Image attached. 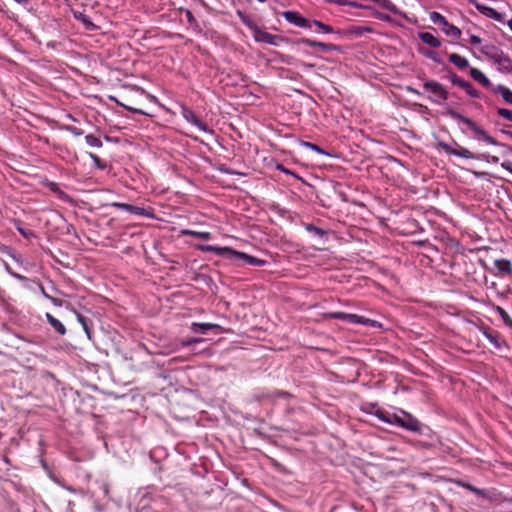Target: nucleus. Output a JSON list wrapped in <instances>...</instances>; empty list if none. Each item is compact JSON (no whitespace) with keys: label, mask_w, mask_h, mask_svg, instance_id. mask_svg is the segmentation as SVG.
<instances>
[{"label":"nucleus","mask_w":512,"mask_h":512,"mask_svg":"<svg viewBox=\"0 0 512 512\" xmlns=\"http://www.w3.org/2000/svg\"><path fill=\"white\" fill-rule=\"evenodd\" d=\"M198 249L203 252H214L217 255L230 260L234 264L244 263L251 266H262L265 261L250 256L243 252H238L229 247H215L211 245H198Z\"/></svg>","instance_id":"f257e3e1"},{"label":"nucleus","mask_w":512,"mask_h":512,"mask_svg":"<svg viewBox=\"0 0 512 512\" xmlns=\"http://www.w3.org/2000/svg\"><path fill=\"white\" fill-rule=\"evenodd\" d=\"M448 115L453 119L458 120L464 124H466L477 136L481 137L484 141L492 145H498L499 143L491 137L486 131L480 128L473 120L467 118L460 114L459 112L449 109L447 111Z\"/></svg>","instance_id":"f03ea898"},{"label":"nucleus","mask_w":512,"mask_h":512,"mask_svg":"<svg viewBox=\"0 0 512 512\" xmlns=\"http://www.w3.org/2000/svg\"><path fill=\"white\" fill-rule=\"evenodd\" d=\"M477 328L496 349H501L505 345V340L498 331L483 323L477 325Z\"/></svg>","instance_id":"7ed1b4c3"},{"label":"nucleus","mask_w":512,"mask_h":512,"mask_svg":"<svg viewBox=\"0 0 512 512\" xmlns=\"http://www.w3.org/2000/svg\"><path fill=\"white\" fill-rule=\"evenodd\" d=\"M373 408L375 409V411L373 413L378 419H380L381 421H383L385 423H389V424L401 427L402 422H403V415L400 416L395 413H389V412H387L379 407H376V406H373Z\"/></svg>","instance_id":"20e7f679"},{"label":"nucleus","mask_w":512,"mask_h":512,"mask_svg":"<svg viewBox=\"0 0 512 512\" xmlns=\"http://www.w3.org/2000/svg\"><path fill=\"white\" fill-rule=\"evenodd\" d=\"M456 148H453L448 143L440 141L438 143V147H440L444 152L448 154H453L458 157L466 158V159H473L475 156L472 152H470L468 149L459 146L458 144H455Z\"/></svg>","instance_id":"39448f33"},{"label":"nucleus","mask_w":512,"mask_h":512,"mask_svg":"<svg viewBox=\"0 0 512 512\" xmlns=\"http://www.w3.org/2000/svg\"><path fill=\"white\" fill-rule=\"evenodd\" d=\"M423 87L427 92H430L435 97H437L438 102L445 101L448 97V94L444 87L436 81H427L423 84Z\"/></svg>","instance_id":"423d86ee"},{"label":"nucleus","mask_w":512,"mask_h":512,"mask_svg":"<svg viewBox=\"0 0 512 512\" xmlns=\"http://www.w3.org/2000/svg\"><path fill=\"white\" fill-rule=\"evenodd\" d=\"M400 412L403 415L402 428L412 432H421V423L416 417L404 410H400Z\"/></svg>","instance_id":"0eeeda50"},{"label":"nucleus","mask_w":512,"mask_h":512,"mask_svg":"<svg viewBox=\"0 0 512 512\" xmlns=\"http://www.w3.org/2000/svg\"><path fill=\"white\" fill-rule=\"evenodd\" d=\"M282 16L285 18L286 21L289 23H292L299 27H311L310 22L302 17L299 13L294 11H284L282 13Z\"/></svg>","instance_id":"6e6552de"},{"label":"nucleus","mask_w":512,"mask_h":512,"mask_svg":"<svg viewBox=\"0 0 512 512\" xmlns=\"http://www.w3.org/2000/svg\"><path fill=\"white\" fill-rule=\"evenodd\" d=\"M451 82L454 85H457V86L461 87L462 89H464L467 92V94L470 95L471 97H473V98L480 97V93L472 86V84L470 82H467V81L461 79L457 75L453 74L451 76Z\"/></svg>","instance_id":"1a4fd4ad"},{"label":"nucleus","mask_w":512,"mask_h":512,"mask_svg":"<svg viewBox=\"0 0 512 512\" xmlns=\"http://www.w3.org/2000/svg\"><path fill=\"white\" fill-rule=\"evenodd\" d=\"M182 115L183 117L188 121V122H191L192 124H194L195 126H197L200 130H202L203 132H209V133H212V131L210 129H208L207 125L204 124L203 122H201L199 120V118L194 114L193 111H191L190 109L188 108H183V111H182Z\"/></svg>","instance_id":"9d476101"},{"label":"nucleus","mask_w":512,"mask_h":512,"mask_svg":"<svg viewBox=\"0 0 512 512\" xmlns=\"http://www.w3.org/2000/svg\"><path fill=\"white\" fill-rule=\"evenodd\" d=\"M253 31H254V38L257 41L268 43V44H276V42H275L276 36L260 30L257 26L253 29Z\"/></svg>","instance_id":"9b49d317"},{"label":"nucleus","mask_w":512,"mask_h":512,"mask_svg":"<svg viewBox=\"0 0 512 512\" xmlns=\"http://www.w3.org/2000/svg\"><path fill=\"white\" fill-rule=\"evenodd\" d=\"M111 206L125 209L129 213L136 214V215H148V213L146 212V210L144 208L134 206L131 204L114 202L111 204Z\"/></svg>","instance_id":"f8f14e48"},{"label":"nucleus","mask_w":512,"mask_h":512,"mask_svg":"<svg viewBox=\"0 0 512 512\" xmlns=\"http://www.w3.org/2000/svg\"><path fill=\"white\" fill-rule=\"evenodd\" d=\"M496 64L498 65V69L501 72L510 73L512 71V60L505 53L499 57Z\"/></svg>","instance_id":"ddd939ff"},{"label":"nucleus","mask_w":512,"mask_h":512,"mask_svg":"<svg viewBox=\"0 0 512 512\" xmlns=\"http://www.w3.org/2000/svg\"><path fill=\"white\" fill-rule=\"evenodd\" d=\"M476 8L479 12H481L483 15L489 18L501 20V14L491 7L482 4H476Z\"/></svg>","instance_id":"4468645a"},{"label":"nucleus","mask_w":512,"mask_h":512,"mask_svg":"<svg viewBox=\"0 0 512 512\" xmlns=\"http://www.w3.org/2000/svg\"><path fill=\"white\" fill-rule=\"evenodd\" d=\"M419 38L421 39V41L423 43H425L433 48H438L441 45L440 40L428 32L420 33Z\"/></svg>","instance_id":"2eb2a0df"},{"label":"nucleus","mask_w":512,"mask_h":512,"mask_svg":"<svg viewBox=\"0 0 512 512\" xmlns=\"http://www.w3.org/2000/svg\"><path fill=\"white\" fill-rule=\"evenodd\" d=\"M470 76L484 87L491 86V82L489 81V79L477 68L470 69Z\"/></svg>","instance_id":"dca6fc26"},{"label":"nucleus","mask_w":512,"mask_h":512,"mask_svg":"<svg viewBox=\"0 0 512 512\" xmlns=\"http://www.w3.org/2000/svg\"><path fill=\"white\" fill-rule=\"evenodd\" d=\"M46 319L48 323L55 329L57 333L60 335H64L66 333V328L64 324L52 316L50 313H46Z\"/></svg>","instance_id":"f3484780"},{"label":"nucleus","mask_w":512,"mask_h":512,"mask_svg":"<svg viewBox=\"0 0 512 512\" xmlns=\"http://www.w3.org/2000/svg\"><path fill=\"white\" fill-rule=\"evenodd\" d=\"M220 326L218 324H213V323H197V322H193L191 324V330L194 332V333H205L206 331L208 330H212V329H215V328H219Z\"/></svg>","instance_id":"a211bd4d"},{"label":"nucleus","mask_w":512,"mask_h":512,"mask_svg":"<svg viewBox=\"0 0 512 512\" xmlns=\"http://www.w3.org/2000/svg\"><path fill=\"white\" fill-rule=\"evenodd\" d=\"M301 43H304L308 46H311V47H317V48H320L324 51H331V50H334L336 47L332 44H326V43H323V42H318V41H314V40H310V39H306V38H303L300 40Z\"/></svg>","instance_id":"6ab92c4d"},{"label":"nucleus","mask_w":512,"mask_h":512,"mask_svg":"<svg viewBox=\"0 0 512 512\" xmlns=\"http://www.w3.org/2000/svg\"><path fill=\"white\" fill-rule=\"evenodd\" d=\"M495 266L498 269V271L503 274H511L512 273V264L509 260H506V259L495 260Z\"/></svg>","instance_id":"aec40b11"},{"label":"nucleus","mask_w":512,"mask_h":512,"mask_svg":"<svg viewBox=\"0 0 512 512\" xmlns=\"http://www.w3.org/2000/svg\"><path fill=\"white\" fill-rule=\"evenodd\" d=\"M442 30L446 35L455 39H458L461 36V30L458 27L448 23V21L446 22V25L442 26Z\"/></svg>","instance_id":"412c9836"},{"label":"nucleus","mask_w":512,"mask_h":512,"mask_svg":"<svg viewBox=\"0 0 512 512\" xmlns=\"http://www.w3.org/2000/svg\"><path fill=\"white\" fill-rule=\"evenodd\" d=\"M449 61L460 69H465L469 65L467 59L455 53L449 56Z\"/></svg>","instance_id":"4be33fe9"},{"label":"nucleus","mask_w":512,"mask_h":512,"mask_svg":"<svg viewBox=\"0 0 512 512\" xmlns=\"http://www.w3.org/2000/svg\"><path fill=\"white\" fill-rule=\"evenodd\" d=\"M495 91L502 96L505 102H507L508 104H512V91L510 89L503 85H499L497 86Z\"/></svg>","instance_id":"5701e85b"},{"label":"nucleus","mask_w":512,"mask_h":512,"mask_svg":"<svg viewBox=\"0 0 512 512\" xmlns=\"http://www.w3.org/2000/svg\"><path fill=\"white\" fill-rule=\"evenodd\" d=\"M494 308L497 311V313L500 315V317L503 320V322L505 323V325L512 328V319L509 316V314L506 312V310L500 306H495Z\"/></svg>","instance_id":"b1692460"},{"label":"nucleus","mask_w":512,"mask_h":512,"mask_svg":"<svg viewBox=\"0 0 512 512\" xmlns=\"http://www.w3.org/2000/svg\"><path fill=\"white\" fill-rule=\"evenodd\" d=\"M76 317H77L78 322L83 327V330L85 331L87 337L89 339H91V329H90V326H89V323H88V320L86 319V317H84L80 313H76Z\"/></svg>","instance_id":"393cba45"},{"label":"nucleus","mask_w":512,"mask_h":512,"mask_svg":"<svg viewBox=\"0 0 512 512\" xmlns=\"http://www.w3.org/2000/svg\"><path fill=\"white\" fill-rule=\"evenodd\" d=\"M182 234L201 238V239H209L211 237V234L209 232H198V231H193V230H188V229L182 230Z\"/></svg>","instance_id":"a878e982"},{"label":"nucleus","mask_w":512,"mask_h":512,"mask_svg":"<svg viewBox=\"0 0 512 512\" xmlns=\"http://www.w3.org/2000/svg\"><path fill=\"white\" fill-rule=\"evenodd\" d=\"M15 225H16V229L18 230V232L26 239L30 240L32 238L35 237V234L33 231L31 230H28V229H24L20 222L19 221H15Z\"/></svg>","instance_id":"bb28decb"},{"label":"nucleus","mask_w":512,"mask_h":512,"mask_svg":"<svg viewBox=\"0 0 512 512\" xmlns=\"http://www.w3.org/2000/svg\"><path fill=\"white\" fill-rule=\"evenodd\" d=\"M430 20L434 23V24H438V25H446V22L447 20L445 19L444 16H442L440 13L438 12H431L430 13Z\"/></svg>","instance_id":"cd10ccee"},{"label":"nucleus","mask_w":512,"mask_h":512,"mask_svg":"<svg viewBox=\"0 0 512 512\" xmlns=\"http://www.w3.org/2000/svg\"><path fill=\"white\" fill-rule=\"evenodd\" d=\"M86 143L91 147L101 148L102 142L99 138L95 137L92 134H89L85 137Z\"/></svg>","instance_id":"c85d7f7f"},{"label":"nucleus","mask_w":512,"mask_h":512,"mask_svg":"<svg viewBox=\"0 0 512 512\" xmlns=\"http://www.w3.org/2000/svg\"><path fill=\"white\" fill-rule=\"evenodd\" d=\"M237 15L241 19V21L245 25H247L250 29L253 30L256 27L254 22L247 15H245L243 12H241L240 10L237 11Z\"/></svg>","instance_id":"c756f323"},{"label":"nucleus","mask_w":512,"mask_h":512,"mask_svg":"<svg viewBox=\"0 0 512 512\" xmlns=\"http://www.w3.org/2000/svg\"><path fill=\"white\" fill-rule=\"evenodd\" d=\"M499 50L498 47L492 44H486L481 48V52L486 56L490 57L492 54Z\"/></svg>","instance_id":"7c9ffc66"},{"label":"nucleus","mask_w":512,"mask_h":512,"mask_svg":"<svg viewBox=\"0 0 512 512\" xmlns=\"http://www.w3.org/2000/svg\"><path fill=\"white\" fill-rule=\"evenodd\" d=\"M42 294H43L44 297L49 299L55 306H60L61 307V306H64V305L68 304V302L65 301V300H62V299H59V298L52 297V296L48 295L46 293V290H42Z\"/></svg>","instance_id":"2f4dec72"},{"label":"nucleus","mask_w":512,"mask_h":512,"mask_svg":"<svg viewBox=\"0 0 512 512\" xmlns=\"http://www.w3.org/2000/svg\"><path fill=\"white\" fill-rule=\"evenodd\" d=\"M310 24L315 25L318 29H320L324 33H332L333 32V28L331 26L326 25L318 20H313L312 22H310Z\"/></svg>","instance_id":"473e14b6"},{"label":"nucleus","mask_w":512,"mask_h":512,"mask_svg":"<svg viewBox=\"0 0 512 512\" xmlns=\"http://www.w3.org/2000/svg\"><path fill=\"white\" fill-rule=\"evenodd\" d=\"M461 486L466 488V489H468L469 491L477 494V495H480V496H485L486 495L484 490L479 489V488H477V487H475V486H473V485H471L469 483H462Z\"/></svg>","instance_id":"72a5a7b5"},{"label":"nucleus","mask_w":512,"mask_h":512,"mask_svg":"<svg viewBox=\"0 0 512 512\" xmlns=\"http://www.w3.org/2000/svg\"><path fill=\"white\" fill-rule=\"evenodd\" d=\"M374 2L389 11H394L395 9V6L390 0H374Z\"/></svg>","instance_id":"f704fd0d"},{"label":"nucleus","mask_w":512,"mask_h":512,"mask_svg":"<svg viewBox=\"0 0 512 512\" xmlns=\"http://www.w3.org/2000/svg\"><path fill=\"white\" fill-rule=\"evenodd\" d=\"M497 113H498L501 117H503V118H505V119H507V120H509V121H511V122H512V110L505 109V108H499V109L497 110Z\"/></svg>","instance_id":"c9c22d12"},{"label":"nucleus","mask_w":512,"mask_h":512,"mask_svg":"<svg viewBox=\"0 0 512 512\" xmlns=\"http://www.w3.org/2000/svg\"><path fill=\"white\" fill-rule=\"evenodd\" d=\"M303 146L307 147V148H310L314 151H316L317 153L319 154H327L323 149H321L318 145L316 144H313V143H310V142H302L301 143Z\"/></svg>","instance_id":"e433bc0d"},{"label":"nucleus","mask_w":512,"mask_h":512,"mask_svg":"<svg viewBox=\"0 0 512 512\" xmlns=\"http://www.w3.org/2000/svg\"><path fill=\"white\" fill-rule=\"evenodd\" d=\"M306 229H307L308 231H311V232L315 233V234H316V235H318V236H321V237L325 235V231H324V230H322V229H320V228H318V227H315V226H314V225H312V224L307 225V226H306Z\"/></svg>","instance_id":"4c0bfd02"},{"label":"nucleus","mask_w":512,"mask_h":512,"mask_svg":"<svg viewBox=\"0 0 512 512\" xmlns=\"http://www.w3.org/2000/svg\"><path fill=\"white\" fill-rule=\"evenodd\" d=\"M347 315L348 313L344 312H334L330 314L331 318L343 321H347Z\"/></svg>","instance_id":"58836bf2"},{"label":"nucleus","mask_w":512,"mask_h":512,"mask_svg":"<svg viewBox=\"0 0 512 512\" xmlns=\"http://www.w3.org/2000/svg\"><path fill=\"white\" fill-rule=\"evenodd\" d=\"M358 321H360V316L356 314H348L347 315V322L352 324H358Z\"/></svg>","instance_id":"ea45409f"},{"label":"nucleus","mask_w":512,"mask_h":512,"mask_svg":"<svg viewBox=\"0 0 512 512\" xmlns=\"http://www.w3.org/2000/svg\"><path fill=\"white\" fill-rule=\"evenodd\" d=\"M327 2L329 3H336V4H339V5H345V4H349L351 6H357L356 3L354 2H348L347 0H326Z\"/></svg>","instance_id":"a19ab883"},{"label":"nucleus","mask_w":512,"mask_h":512,"mask_svg":"<svg viewBox=\"0 0 512 512\" xmlns=\"http://www.w3.org/2000/svg\"><path fill=\"white\" fill-rule=\"evenodd\" d=\"M66 129H67L70 133H72V134H74V135H76V136H80V135H82V134H83L82 130H80V129H78V128L74 127V126H68Z\"/></svg>","instance_id":"79ce46f5"},{"label":"nucleus","mask_w":512,"mask_h":512,"mask_svg":"<svg viewBox=\"0 0 512 512\" xmlns=\"http://www.w3.org/2000/svg\"><path fill=\"white\" fill-rule=\"evenodd\" d=\"M504 52L502 50H498L497 52H495L494 54H492L490 57H488L489 59L493 60V62L496 64L498 62V59L499 57H501V55L503 54Z\"/></svg>","instance_id":"37998d69"},{"label":"nucleus","mask_w":512,"mask_h":512,"mask_svg":"<svg viewBox=\"0 0 512 512\" xmlns=\"http://www.w3.org/2000/svg\"><path fill=\"white\" fill-rule=\"evenodd\" d=\"M90 157L91 159L94 161V163L97 165V167L99 168H104V166L101 164V160L98 156H96L95 154H92L90 153Z\"/></svg>","instance_id":"c03bdc74"},{"label":"nucleus","mask_w":512,"mask_h":512,"mask_svg":"<svg viewBox=\"0 0 512 512\" xmlns=\"http://www.w3.org/2000/svg\"><path fill=\"white\" fill-rule=\"evenodd\" d=\"M120 105H122L123 107H125L127 110H130L134 113H138V114H145L144 111L140 110V109H136V108H133L131 106H128V105H125V104H122V103H119Z\"/></svg>","instance_id":"a18cd8bd"},{"label":"nucleus","mask_w":512,"mask_h":512,"mask_svg":"<svg viewBox=\"0 0 512 512\" xmlns=\"http://www.w3.org/2000/svg\"><path fill=\"white\" fill-rule=\"evenodd\" d=\"M469 41L471 44H480L481 43V38L477 35H471L470 38H469Z\"/></svg>","instance_id":"49530a36"},{"label":"nucleus","mask_w":512,"mask_h":512,"mask_svg":"<svg viewBox=\"0 0 512 512\" xmlns=\"http://www.w3.org/2000/svg\"><path fill=\"white\" fill-rule=\"evenodd\" d=\"M501 166L512 174V163L511 162H503L501 164Z\"/></svg>","instance_id":"de8ad7c7"},{"label":"nucleus","mask_w":512,"mask_h":512,"mask_svg":"<svg viewBox=\"0 0 512 512\" xmlns=\"http://www.w3.org/2000/svg\"><path fill=\"white\" fill-rule=\"evenodd\" d=\"M373 321L368 319V318H365L363 316H360V321H358V324H369V323H372Z\"/></svg>","instance_id":"09e8293b"},{"label":"nucleus","mask_w":512,"mask_h":512,"mask_svg":"<svg viewBox=\"0 0 512 512\" xmlns=\"http://www.w3.org/2000/svg\"><path fill=\"white\" fill-rule=\"evenodd\" d=\"M200 341H201V339L193 338V339L188 340L187 342H184V345H191L193 343H198Z\"/></svg>","instance_id":"8fccbe9b"},{"label":"nucleus","mask_w":512,"mask_h":512,"mask_svg":"<svg viewBox=\"0 0 512 512\" xmlns=\"http://www.w3.org/2000/svg\"><path fill=\"white\" fill-rule=\"evenodd\" d=\"M362 31H368V32H370V31H371V28H369V27H363V28H360V31H359V32L361 33Z\"/></svg>","instance_id":"3c124183"},{"label":"nucleus","mask_w":512,"mask_h":512,"mask_svg":"<svg viewBox=\"0 0 512 512\" xmlns=\"http://www.w3.org/2000/svg\"><path fill=\"white\" fill-rule=\"evenodd\" d=\"M467 1H468L469 3H471V4L475 5V6H476V4H479V3L477 2V0H467Z\"/></svg>","instance_id":"603ef678"},{"label":"nucleus","mask_w":512,"mask_h":512,"mask_svg":"<svg viewBox=\"0 0 512 512\" xmlns=\"http://www.w3.org/2000/svg\"><path fill=\"white\" fill-rule=\"evenodd\" d=\"M491 160H492L493 162H498V160H499V159H498V157H495V156H494V157H492V158H491Z\"/></svg>","instance_id":"864d4df0"},{"label":"nucleus","mask_w":512,"mask_h":512,"mask_svg":"<svg viewBox=\"0 0 512 512\" xmlns=\"http://www.w3.org/2000/svg\"><path fill=\"white\" fill-rule=\"evenodd\" d=\"M508 25H509L510 29L512 30V19L509 20Z\"/></svg>","instance_id":"5fc2aeb1"},{"label":"nucleus","mask_w":512,"mask_h":512,"mask_svg":"<svg viewBox=\"0 0 512 512\" xmlns=\"http://www.w3.org/2000/svg\"><path fill=\"white\" fill-rule=\"evenodd\" d=\"M278 168H279V169H281V170H283V171H285L286 173H288V171H287V170H285L281 165H278Z\"/></svg>","instance_id":"6e6d98bb"},{"label":"nucleus","mask_w":512,"mask_h":512,"mask_svg":"<svg viewBox=\"0 0 512 512\" xmlns=\"http://www.w3.org/2000/svg\"><path fill=\"white\" fill-rule=\"evenodd\" d=\"M18 3H25L27 0H15Z\"/></svg>","instance_id":"4d7b16f0"},{"label":"nucleus","mask_w":512,"mask_h":512,"mask_svg":"<svg viewBox=\"0 0 512 512\" xmlns=\"http://www.w3.org/2000/svg\"><path fill=\"white\" fill-rule=\"evenodd\" d=\"M507 135H509L512 138V132L511 131H508Z\"/></svg>","instance_id":"13d9d810"},{"label":"nucleus","mask_w":512,"mask_h":512,"mask_svg":"<svg viewBox=\"0 0 512 512\" xmlns=\"http://www.w3.org/2000/svg\"><path fill=\"white\" fill-rule=\"evenodd\" d=\"M260 2H265L266 0H259Z\"/></svg>","instance_id":"bf43d9fd"},{"label":"nucleus","mask_w":512,"mask_h":512,"mask_svg":"<svg viewBox=\"0 0 512 512\" xmlns=\"http://www.w3.org/2000/svg\"><path fill=\"white\" fill-rule=\"evenodd\" d=\"M510 151L512 152V147H510Z\"/></svg>","instance_id":"052dcab7"}]
</instances>
